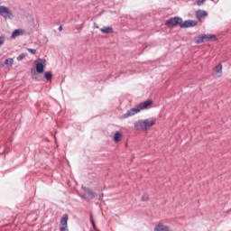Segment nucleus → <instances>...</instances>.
Returning <instances> with one entry per match:
<instances>
[{
  "label": "nucleus",
  "mask_w": 231,
  "mask_h": 231,
  "mask_svg": "<svg viewBox=\"0 0 231 231\" xmlns=\"http://www.w3.org/2000/svg\"><path fill=\"white\" fill-rule=\"evenodd\" d=\"M52 77H53V73H51V71H45L44 79H46V80H51Z\"/></svg>",
  "instance_id": "nucleus-15"
},
{
  "label": "nucleus",
  "mask_w": 231,
  "mask_h": 231,
  "mask_svg": "<svg viewBox=\"0 0 231 231\" xmlns=\"http://www.w3.org/2000/svg\"><path fill=\"white\" fill-rule=\"evenodd\" d=\"M29 53H32V55H35L37 53V51L35 49H27Z\"/></svg>",
  "instance_id": "nucleus-22"
},
{
  "label": "nucleus",
  "mask_w": 231,
  "mask_h": 231,
  "mask_svg": "<svg viewBox=\"0 0 231 231\" xmlns=\"http://www.w3.org/2000/svg\"><path fill=\"white\" fill-rule=\"evenodd\" d=\"M12 64H14V59L12 58H8L5 60V66H12Z\"/></svg>",
  "instance_id": "nucleus-18"
},
{
  "label": "nucleus",
  "mask_w": 231,
  "mask_h": 231,
  "mask_svg": "<svg viewBox=\"0 0 231 231\" xmlns=\"http://www.w3.org/2000/svg\"><path fill=\"white\" fill-rule=\"evenodd\" d=\"M215 71L217 73H222L223 71V65H221V63L217 64L216 67H215Z\"/></svg>",
  "instance_id": "nucleus-16"
},
{
  "label": "nucleus",
  "mask_w": 231,
  "mask_h": 231,
  "mask_svg": "<svg viewBox=\"0 0 231 231\" xmlns=\"http://www.w3.org/2000/svg\"><path fill=\"white\" fill-rule=\"evenodd\" d=\"M149 106H152V100L151 99L140 103L139 105H137V107H139V110L142 111L143 109H147Z\"/></svg>",
  "instance_id": "nucleus-8"
},
{
  "label": "nucleus",
  "mask_w": 231,
  "mask_h": 231,
  "mask_svg": "<svg viewBox=\"0 0 231 231\" xmlns=\"http://www.w3.org/2000/svg\"><path fill=\"white\" fill-rule=\"evenodd\" d=\"M165 24L168 28H173L174 26H180L181 28V17H171L166 21Z\"/></svg>",
  "instance_id": "nucleus-3"
},
{
  "label": "nucleus",
  "mask_w": 231,
  "mask_h": 231,
  "mask_svg": "<svg viewBox=\"0 0 231 231\" xmlns=\"http://www.w3.org/2000/svg\"><path fill=\"white\" fill-rule=\"evenodd\" d=\"M91 225H92L93 228H97V226H95V222H91Z\"/></svg>",
  "instance_id": "nucleus-26"
},
{
  "label": "nucleus",
  "mask_w": 231,
  "mask_h": 231,
  "mask_svg": "<svg viewBox=\"0 0 231 231\" xmlns=\"http://www.w3.org/2000/svg\"><path fill=\"white\" fill-rule=\"evenodd\" d=\"M68 214H64L60 221V231H69L68 229Z\"/></svg>",
  "instance_id": "nucleus-6"
},
{
  "label": "nucleus",
  "mask_w": 231,
  "mask_h": 231,
  "mask_svg": "<svg viewBox=\"0 0 231 231\" xmlns=\"http://www.w3.org/2000/svg\"><path fill=\"white\" fill-rule=\"evenodd\" d=\"M148 199H149V194L144 193V194L142 196V201H147Z\"/></svg>",
  "instance_id": "nucleus-20"
},
{
  "label": "nucleus",
  "mask_w": 231,
  "mask_h": 231,
  "mask_svg": "<svg viewBox=\"0 0 231 231\" xmlns=\"http://www.w3.org/2000/svg\"><path fill=\"white\" fill-rule=\"evenodd\" d=\"M26 57V54H20L18 57H17V60L21 61L23 60V59H24Z\"/></svg>",
  "instance_id": "nucleus-23"
},
{
  "label": "nucleus",
  "mask_w": 231,
  "mask_h": 231,
  "mask_svg": "<svg viewBox=\"0 0 231 231\" xmlns=\"http://www.w3.org/2000/svg\"><path fill=\"white\" fill-rule=\"evenodd\" d=\"M154 124H156V117H150L145 120H138L134 123V129L136 131H147V129H151Z\"/></svg>",
  "instance_id": "nucleus-1"
},
{
  "label": "nucleus",
  "mask_w": 231,
  "mask_h": 231,
  "mask_svg": "<svg viewBox=\"0 0 231 231\" xmlns=\"http://www.w3.org/2000/svg\"><path fill=\"white\" fill-rule=\"evenodd\" d=\"M94 28H98V25H97V23H94Z\"/></svg>",
  "instance_id": "nucleus-28"
},
{
  "label": "nucleus",
  "mask_w": 231,
  "mask_h": 231,
  "mask_svg": "<svg viewBox=\"0 0 231 231\" xmlns=\"http://www.w3.org/2000/svg\"><path fill=\"white\" fill-rule=\"evenodd\" d=\"M203 39H204V38H202L201 35H200V36H198L197 38H195V42H196V44H201V42H205L203 41Z\"/></svg>",
  "instance_id": "nucleus-19"
},
{
  "label": "nucleus",
  "mask_w": 231,
  "mask_h": 231,
  "mask_svg": "<svg viewBox=\"0 0 231 231\" xmlns=\"http://www.w3.org/2000/svg\"><path fill=\"white\" fill-rule=\"evenodd\" d=\"M204 42H208V41H217V38L215 34H201Z\"/></svg>",
  "instance_id": "nucleus-9"
},
{
  "label": "nucleus",
  "mask_w": 231,
  "mask_h": 231,
  "mask_svg": "<svg viewBox=\"0 0 231 231\" xmlns=\"http://www.w3.org/2000/svg\"><path fill=\"white\" fill-rule=\"evenodd\" d=\"M82 189L83 194L81 195V198H83V199H94V198H97V193L91 189L86 187Z\"/></svg>",
  "instance_id": "nucleus-4"
},
{
  "label": "nucleus",
  "mask_w": 231,
  "mask_h": 231,
  "mask_svg": "<svg viewBox=\"0 0 231 231\" xmlns=\"http://www.w3.org/2000/svg\"><path fill=\"white\" fill-rule=\"evenodd\" d=\"M21 32H22L21 29H16L13 32L12 37H19V35H21Z\"/></svg>",
  "instance_id": "nucleus-17"
},
{
  "label": "nucleus",
  "mask_w": 231,
  "mask_h": 231,
  "mask_svg": "<svg viewBox=\"0 0 231 231\" xmlns=\"http://www.w3.org/2000/svg\"><path fill=\"white\" fill-rule=\"evenodd\" d=\"M122 133L120 132H116L115 134H114V142L116 143H118V142H120V140H122Z\"/></svg>",
  "instance_id": "nucleus-14"
},
{
  "label": "nucleus",
  "mask_w": 231,
  "mask_h": 231,
  "mask_svg": "<svg viewBox=\"0 0 231 231\" xmlns=\"http://www.w3.org/2000/svg\"><path fill=\"white\" fill-rule=\"evenodd\" d=\"M5 44V36H0V46H3Z\"/></svg>",
  "instance_id": "nucleus-24"
},
{
  "label": "nucleus",
  "mask_w": 231,
  "mask_h": 231,
  "mask_svg": "<svg viewBox=\"0 0 231 231\" xmlns=\"http://www.w3.org/2000/svg\"><path fill=\"white\" fill-rule=\"evenodd\" d=\"M43 60V62H46V60Z\"/></svg>",
  "instance_id": "nucleus-29"
},
{
  "label": "nucleus",
  "mask_w": 231,
  "mask_h": 231,
  "mask_svg": "<svg viewBox=\"0 0 231 231\" xmlns=\"http://www.w3.org/2000/svg\"><path fill=\"white\" fill-rule=\"evenodd\" d=\"M0 15L1 17H4L5 19H9L12 21L14 19V13H12V10L5 5H0Z\"/></svg>",
  "instance_id": "nucleus-2"
},
{
  "label": "nucleus",
  "mask_w": 231,
  "mask_h": 231,
  "mask_svg": "<svg viewBox=\"0 0 231 231\" xmlns=\"http://www.w3.org/2000/svg\"><path fill=\"white\" fill-rule=\"evenodd\" d=\"M92 222H95V220L93 219V215L90 214V223H92Z\"/></svg>",
  "instance_id": "nucleus-25"
},
{
  "label": "nucleus",
  "mask_w": 231,
  "mask_h": 231,
  "mask_svg": "<svg viewBox=\"0 0 231 231\" xmlns=\"http://www.w3.org/2000/svg\"><path fill=\"white\" fill-rule=\"evenodd\" d=\"M211 1H214V0H211Z\"/></svg>",
  "instance_id": "nucleus-30"
},
{
  "label": "nucleus",
  "mask_w": 231,
  "mask_h": 231,
  "mask_svg": "<svg viewBox=\"0 0 231 231\" xmlns=\"http://www.w3.org/2000/svg\"><path fill=\"white\" fill-rule=\"evenodd\" d=\"M194 26H198V21L196 20H186L183 22L181 19L180 28H194Z\"/></svg>",
  "instance_id": "nucleus-5"
},
{
  "label": "nucleus",
  "mask_w": 231,
  "mask_h": 231,
  "mask_svg": "<svg viewBox=\"0 0 231 231\" xmlns=\"http://www.w3.org/2000/svg\"><path fill=\"white\" fill-rule=\"evenodd\" d=\"M153 231H171L168 226L158 224L154 226Z\"/></svg>",
  "instance_id": "nucleus-11"
},
{
  "label": "nucleus",
  "mask_w": 231,
  "mask_h": 231,
  "mask_svg": "<svg viewBox=\"0 0 231 231\" xmlns=\"http://www.w3.org/2000/svg\"><path fill=\"white\" fill-rule=\"evenodd\" d=\"M207 15H208V13H207V11H203L201 9L196 11V17L199 21H201L202 17H207Z\"/></svg>",
  "instance_id": "nucleus-10"
},
{
  "label": "nucleus",
  "mask_w": 231,
  "mask_h": 231,
  "mask_svg": "<svg viewBox=\"0 0 231 231\" xmlns=\"http://www.w3.org/2000/svg\"><path fill=\"white\" fill-rule=\"evenodd\" d=\"M205 1H207V0H197L194 5H197V6H201V5H203V3H205Z\"/></svg>",
  "instance_id": "nucleus-21"
},
{
  "label": "nucleus",
  "mask_w": 231,
  "mask_h": 231,
  "mask_svg": "<svg viewBox=\"0 0 231 231\" xmlns=\"http://www.w3.org/2000/svg\"><path fill=\"white\" fill-rule=\"evenodd\" d=\"M36 71L37 73H44V63L38 62L36 64Z\"/></svg>",
  "instance_id": "nucleus-12"
},
{
  "label": "nucleus",
  "mask_w": 231,
  "mask_h": 231,
  "mask_svg": "<svg viewBox=\"0 0 231 231\" xmlns=\"http://www.w3.org/2000/svg\"><path fill=\"white\" fill-rule=\"evenodd\" d=\"M102 33H113V27L110 26H104L100 29Z\"/></svg>",
  "instance_id": "nucleus-13"
},
{
  "label": "nucleus",
  "mask_w": 231,
  "mask_h": 231,
  "mask_svg": "<svg viewBox=\"0 0 231 231\" xmlns=\"http://www.w3.org/2000/svg\"><path fill=\"white\" fill-rule=\"evenodd\" d=\"M58 30H59V32H61V30H62V25H60Z\"/></svg>",
  "instance_id": "nucleus-27"
},
{
  "label": "nucleus",
  "mask_w": 231,
  "mask_h": 231,
  "mask_svg": "<svg viewBox=\"0 0 231 231\" xmlns=\"http://www.w3.org/2000/svg\"><path fill=\"white\" fill-rule=\"evenodd\" d=\"M137 113H140V108L138 107V105L135 106L134 108L128 110L125 114H124V118H129V116H134V115H137Z\"/></svg>",
  "instance_id": "nucleus-7"
}]
</instances>
